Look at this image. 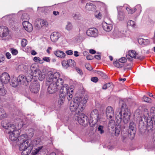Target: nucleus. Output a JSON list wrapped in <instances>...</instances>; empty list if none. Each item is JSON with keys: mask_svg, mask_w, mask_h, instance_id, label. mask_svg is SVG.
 I'll return each instance as SVG.
<instances>
[{"mask_svg": "<svg viewBox=\"0 0 155 155\" xmlns=\"http://www.w3.org/2000/svg\"><path fill=\"white\" fill-rule=\"evenodd\" d=\"M126 9L128 13L130 14H132L136 11V8H134L133 9H132L128 7H127Z\"/></svg>", "mask_w": 155, "mask_h": 155, "instance_id": "49530a36", "label": "nucleus"}, {"mask_svg": "<svg viewBox=\"0 0 155 155\" xmlns=\"http://www.w3.org/2000/svg\"><path fill=\"white\" fill-rule=\"evenodd\" d=\"M5 59V57L2 54H0V63L4 61Z\"/></svg>", "mask_w": 155, "mask_h": 155, "instance_id": "052dcab7", "label": "nucleus"}, {"mask_svg": "<svg viewBox=\"0 0 155 155\" xmlns=\"http://www.w3.org/2000/svg\"><path fill=\"white\" fill-rule=\"evenodd\" d=\"M9 138L12 141H15L18 139L20 143L21 142V140L19 139V138L21 136L24 135L23 134L18 137L19 134L18 130L15 131L14 132L9 133Z\"/></svg>", "mask_w": 155, "mask_h": 155, "instance_id": "dca6fc26", "label": "nucleus"}, {"mask_svg": "<svg viewBox=\"0 0 155 155\" xmlns=\"http://www.w3.org/2000/svg\"><path fill=\"white\" fill-rule=\"evenodd\" d=\"M77 120L78 123L82 125L84 124H87L89 121L88 117L83 113L80 114L78 116Z\"/></svg>", "mask_w": 155, "mask_h": 155, "instance_id": "ddd939ff", "label": "nucleus"}, {"mask_svg": "<svg viewBox=\"0 0 155 155\" xmlns=\"http://www.w3.org/2000/svg\"><path fill=\"white\" fill-rule=\"evenodd\" d=\"M0 80V95L4 96L6 94L7 91L3 87V83L5 84L8 83L10 80V78L9 74L7 73L4 72L1 75Z\"/></svg>", "mask_w": 155, "mask_h": 155, "instance_id": "7ed1b4c3", "label": "nucleus"}, {"mask_svg": "<svg viewBox=\"0 0 155 155\" xmlns=\"http://www.w3.org/2000/svg\"><path fill=\"white\" fill-rule=\"evenodd\" d=\"M43 59L44 61L48 62H50L51 58L50 57H45L43 58Z\"/></svg>", "mask_w": 155, "mask_h": 155, "instance_id": "0e129e2a", "label": "nucleus"}, {"mask_svg": "<svg viewBox=\"0 0 155 155\" xmlns=\"http://www.w3.org/2000/svg\"><path fill=\"white\" fill-rule=\"evenodd\" d=\"M45 74L41 72L37 77L40 81H42L45 79Z\"/></svg>", "mask_w": 155, "mask_h": 155, "instance_id": "3c124183", "label": "nucleus"}, {"mask_svg": "<svg viewBox=\"0 0 155 155\" xmlns=\"http://www.w3.org/2000/svg\"><path fill=\"white\" fill-rule=\"evenodd\" d=\"M154 108H152L151 110V113H152V110H153V113H155V115L153 116V118L150 116L149 112L146 108L144 109L143 113L140 116L139 129L140 132L141 133L145 132L147 129L148 131L153 130V120L155 125V110H154Z\"/></svg>", "mask_w": 155, "mask_h": 155, "instance_id": "f257e3e1", "label": "nucleus"}, {"mask_svg": "<svg viewBox=\"0 0 155 155\" xmlns=\"http://www.w3.org/2000/svg\"><path fill=\"white\" fill-rule=\"evenodd\" d=\"M33 74H30L29 73H27V76L25 77L26 81L27 82H30L31 81H33L35 80L33 79Z\"/></svg>", "mask_w": 155, "mask_h": 155, "instance_id": "c9c22d12", "label": "nucleus"}, {"mask_svg": "<svg viewBox=\"0 0 155 155\" xmlns=\"http://www.w3.org/2000/svg\"><path fill=\"white\" fill-rule=\"evenodd\" d=\"M73 90L71 88H69L67 84H65L60 89V93L63 95L64 93H66L67 99L69 101L73 97Z\"/></svg>", "mask_w": 155, "mask_h": 155, "instance_id": "423d86ee", "label": "nucleus"}, {"mask_svg": "<svg viewBox=\"0 0 155 155\" xmlns=\"http://www.w3.org/2000/svg\"><path fill=\"white\" fill-rule=\"evenodd\" d=\"M91 80L92 81L96 83L98 81V78L97 77H93L91 78Z\"/></svg>", "mask_w": 155, "mask_h": 155, "instance_id": "69168bd1", "label": "nucleus"}, {"mask_svg": "<svg viewBox=\"0 0 155 155\" xmlns=\"http://www.w3.org/2000/svg\"><path fill=\"white\" fill-rule=\"evenodd\" d=\"M100 117L99 116L98 110L96 109L92 110L90 114V124L92 125H95L100 120Z\"/></svg>", "mask_w": 155, "mask_h": 155, "instance_id": "0eeeda50", "label": "nucleus"}, {"mask_svg": "<svg viewBox=\"0 0 155 155\" xmlns=\"http://www.w3.org/2000/svg\"><path fill=\"white\" fill-rule=\"evenodd\" d=\"M15 15L14 14H11L5 16L2 18L3 21H8L9 25L11 27L13 28L16 24V21L15 19Z\"/></svg>", "mask_w": 155, "mask_h": 155, "instance_id": "1a4fd4ad", "label": "nucleus"}, {"mask_svg": "<svg viewBox=\"0 0 155 155\" xmlns=\"http://www.w3.org/2000/svg\"><path fill=\"white\" fill-rule=\"evenodd\" d=\"M123 115V121L121 120V124H122L124 125L126 127L127 126L126 124L128 123L130 119V114H125Z\"/></svg>", "mask_w": 155, "mask_h": 155, "instance_id": "a878e982", "label": "nucleus"}, {"mask_svg": "<svg viewBox=\"0 0 155 155\" xmlns=\"http://www.w3.org/2000/svg\"><path fill=\"white\" fill-rule=\"evenodd\" d=\"M29 87L30 90L31 92L37 93L39 91L40 85L37 80H34L31 83Z\"/></svg>", "mask_w": 155, "mask_h": 155, "instance_id": "9b49d317", "label": "nucleus"}, {"mask_svg": "<svg viewBox=\"0 0 155 155\" xmlns=\"http://www.w3.org/2000/svg\"><path fill=\"white\" fill-rule=\"evenodd\" d=\"M21 43L22 47H24L27 45V41L25 39H23L21 41Z\"/></svg>", "mask_w": 155, "mask_h": 155, "instance_id": "5fc2aeb1", "label": "nucleus"}, {"mask_svg": "<svg viewBox=\"0 0 155 155\" xmlns=\"http://www.w3.org/2000/svg\"><path fill=\"white\" fill-rule=\"evenodd\" d=\"M54 54L57 57L61 58H64L65 56V54L63 51L59 50L54 51Z\"/></svg>", "mask_w": 155, "mask_h": 155, "instance_id": "c756f323", "label": "nucleus"}, {"mask_svg": "<svg viewBox=\"0 0 155 155\" xmlns=\"http://www.w3.org/2000/svg\"><path fill=\"white\" fill-rule=\"evenodd\" d=\"M5 56L6 58L8 59H10L11 58V54L9 52H6L5 54Z\"/></svg>", "mask_w": 155, "mask_h": 155, "instance_id": "774afa93", "label": "nucleus"}, {"mask_svg": "<svg viewBox=\"0 0 155 155\" xmlns=\"http://www.w3.org/2000/svg\"><path fill=\"white\" fill-rule=\"evenodd\" d=\"M11 52L13 55H15L18 53V51L16 49H12Z\"/></svg>", "mask_w": 155, "mask_h": 155, "instance_id": "e2e57ef3", "label": "nucleus"}, {"mask_svg": "<svg viewBox=\"0 0 155 155\" xmlns=\"http://www.w3.org/2000/svg\"><path fill=\"white\" fill-rule=\"evenodd\" d=\"M68 61L63 60L62 61L61 64L64 68L67 69L68 67Z\"/></svg>", "mask_w": 155, "mask_h": 155, "instance_id": "de8ad7c7", "label": "nucleus"}, {"mask_svg": "<svg viewBox=\"0 0 155 155\" xmlns=\"http://www.w3.org/2000/svg\"><path fill=\"white\" fill-rule=\"evenodd\" d=\"M20 84L18 79L16 78H13L12 80V82L10 83V84L12 87H16Z\"/></svg>", "mask_w": 155, "mask_h": 155, "instance_id": "7c9ffc66", "label": "nucleus"}, {"mask_svg": "<svg viewBox=\"0 0 155 155\" xmlns=\"http://www.w3.org/2000/svg\"><path fill=\"white\" fill-rule=\"evenodd\" d=\"M106 115L107 119H114V111L111 106L107 107L106 110Z\"/></svg>", "mask_w": 155, "mask_h": 155, "instance_id": "4468645a", "label": "nucleus"}, {"mask_svg": "<svg viewBox=\"0 0 155 155\" xmlns=\"http://www.w3.org/2000/svg\"><path fill=\"white\" fill-rule=\"evenodd\" d=\"M17 79L20 84L23 83H25L26 81L24 75L23 74L19 75Z\"/></svg>", "mask_w": 155, "mask_h": 155, "instance_id": "72a5a7b5", "label": "nucleus"}, {"mask_svg": "<svg viewBox=\"0 0 155 155\" xmlns=\"http://www.w3.org/2000/svg\"><path fill=\"white\" fill-rule=\"evenodd\" d=\"M35 25L37 29H40L43 26L47 27L48 25V23L46 21L40 19L36 21Z\"/></svg>", "mask_w": 155, "mask_h": 155, "instance_id": "2eb2a0df", "label": "nucleus"}, {"mask_svg": "<svg viewBox=\"0 0 155 155\" xmlns=\"http://www.w3.org/2000/svg\"><path fill=\"white\" fill-rule=\"evenodd\" d=\"M114 35L115 38H121L125 36V35L118 30H115L114 33Z\"/></svg>", "mask_w": 155, "mask_h": 155, "instance_id": "c85d7f7f", "label": "nucleus"}, {"mask_svg": "<svg viewBox=\"0 0 155 155\" xmlns=\"http://www.w3.org/2000/svg\"><path fill=\"white\" fill-rule=\"evenodd\" d=\"M94 6L93 4L91 3H87L86 4L85 8L87 10L90 11L92 10Z\"/></svg>", "mask_w": 155, "mask_h": 155, "instance_id": "a18cd8bd", "label": "nucleus"}, {"mask_svg": "<svg viewBox=\"0 0 155 155\" xmlns=\"http://www.w3.org/2000/svg\"><path fill=\"white\" fill-rule=\"evenodd\" d=\"M27 136L26 134L21 136L19 138L20 140L19 149L22 151L21 155H28L32 149V145L31 143V140H27Z\"/></svg>", "mask_w": 155, "mask_h": 155, "instance_id": "f03ea898", "label": "nucleus"}, {"mask_svg": "<svg viewBox=\"0 0 155 155\" xmlns=\"http://www.w3.org/2000/svg\"><path fill=\"white\" fill-rule=\"evenodd\" d=\"M31 143L32 145V147L33 146L38 145L41 142V139L39 138H37L34 140L33 141L31 140Z\"/></svg>", "mask_w": 155, "mask_h": 155, "instance_id": "f704fd0d", "label": "nucleus"}, {"mask_svg": "<svg viewBox=\"0 0 155 155\" xmlns=\"http://www.w3.org/2000/svg\"><path fill=\"white\" fill-rule=\"evenodd\" d=\"M72 28V24L69 22H68L67 24L66 25L65 28L68 31H70L71 30Z\"/></svg>", "mask_w": 155, "mask_h": 155, "instance_id": "603ef678", "label": "nucleus"}, {"mask_svg": "<svg viewBox=\"0 0 155 155\" xmlns=\"http://www.w3.org/2000/svg\"><path fill=\"white\" fill-rule=\"evenodd\" d=\"M60 77V74L58 72H56L53 74L52 72H49L48 74L46 82L58 83L63 84V80L61 78H59Z\"/></svg>", "mask_w": 155, "mask_h": 155, "instance_id": "20e7f679", "label": "nucleus"}, {"mask_svg": "<svg viewBox=\"0 0 155 155\" xmlns=\"http://www.w3.org/2000/svg\"><path fill=\"white\" fill-rule=\"evenodd\" d=\"M117 123L118 124V125L115 128V134L116 136H118L120 134L121 129H125L126 127L125 126L123 125L122 124H121V123L120 124Z\"/></svg>", "mask_w": 155, "mask_h": 155, "instance_id": "bb28decb", "label": "nucleus"}, {"mask_svg": "<svg viewBox=\"0 0 155 155\" xmlns=\"http://www.w3.org/2000/svg\"><path fill=\"white\" fill-rule=\"evenodd\" d=\"M43 147L40 146L35 148V150L32 153V155H35L40 151Z\"/></svg>", "mask_w": 155, "mask_h": 155, "instance_id": "37998d69", "label": "nucleus"}, {"mask_svg": "<svg viewBox=\"0 0 155 155\" xmlns=\"http://www.w3.org/2000/svg\"><path fill=\"white\" fill-rule=\"evenodd\" d=\"M127 25L128 26H130L133 28H135L137 27L135 22L131 20L128 21L127 23Z\"/></svg>", "mask_w": 155, "mask_h": 155, "instance_id": "e433bc0d", "label": "nucleus"}, {"mask_svg": "<svg viewBox=\"0 0 155 155\" xmlns=\"http://www.w3.org/2000/svg\"><path fill=\"white\" fill-rule=\"evenodd\" d=\"M122 8V6H118L117 7V10L118 12L117 18L119 21H123L124 19V13L120 10V9Z\"/></svg>", "mask_w": 155, "mask_h": 155, "instance_id": "b1692460", "label": "nucleus"}, {"mask_svg": "<svg viewBox=\"0 0 155 155\" xmlns=\"http://www.w3.org/2000/svg\"><path fill=\"white\" fill-rule=\"evenodd\" d=\"M69 67L72 68H75L76 63L74 60L72 59L68 60Z\"/></svg>", "mask_w": 155, "mask_h": 155, "instance_id": "4c0bfd02", "label": "nucleus"}, {"mask_svg": "<svg viewBox=\"0 0 155 155\" xmlns=\"http://www.w3.org/2000/svg\"><path fill=\"white\" fill-rule=\"evenodd\" d=\"M8 29L6 26H0V36L1 37H5L8 35Z\"/></svg>", "mask_w": 155, "mask_h": 155, "instance_id": "6ab92c4d", "label": "nucleus"}, {"mask_svg": "<svg viewBox=\"0 0 155 155\" xmlns=\"http://www.w3.org/2000/svg\"><path fill=\"white\" fill-rule=\"evenodd\" d=\"M29 18L30 17L29 15L26 13H24L21 16V19L23 21V22L28 21Z\"/></svg>", "mask_w": 155, "mask_h": 155, "instance_id": "2f4dec72", "label": "nucleus"}, {"mask_svg": "<svg viewBox=\"0 0 155 155\" xmlns=\"http://www.w3.org/2000/svg\"><path fill=\"white\" fill-rule=\"evenodd\" d=\"M3 127L8 130V133L14 132L16 130H18L15 127V126L13 124H8L7 126H3Z\"/></svg>", "mask_w": 155, "mask_h": 155, "instance_id": "393cba45", "label": "nucleus"}, {"mask_svg": "<svg viewBox=\"0 0 155 155\" xmlns=\"http://www.w3.org/2000/svg\"><path fill=\"white\" fill-rule=\"evenodd\" d=\"M60 37V34L57 32H54L51 33L50 35V39L53 42H56Z\"/></svg>", "mask_w": 155, "mask_h": 155, "instance_id": "aec40b11", "label": "nucleus"}, {"mask_svg": "<svg viewBox=\"0 0 155 155\" xmlns=\"http://www.w3.org/2000/svg\"><path fill=\"white\" fill-rule=\"evenodd\" d=\"M95 17L98 19H100L101 17V15L100 12L98 11L96 12L95 14Z\"/></svg>", "mask_w": 155, "mask_h": 155, "instance_id": "6e6d98bb", "label": "nucleus"}, {"mask_svg": "<svg viewBox=\"0 0 155 155\" xmlns=\"http://www.w3.org/2000/svg\"><path fill=\"white\" fill-rule=\"evenodd\" d=\"M113 119H112L110 120L108 124V127L112 129L114 128L115 126V123Z\"/></svg>", "mask_w": 155, "mask_h": 155, "instance_id": "58836bf2", "label": "nucleus"}, {"mask_svg": "<svg viewBox=\"0 0 155 155\" xmlns=\"http://www.w3.org/2000/svg\"><path fill=\"white\" fill-rule=\"evenodd\" d=\"M86 34L88 36L96 37L98 36V31L96 28H91L87 31Z\"/></svg>", "mask_w": 155, "mask_h": 155, "instance_id": "f3484780", "label": "nucleus"}, {"mask_svg": "<svg viewBox=\"0 0 155 155\" xmlns=\"http://www.w3.org/2000/svg\"><path fill=\"white\" fill-rule=\"evenodd\" d=\"M134 8H136V10H138L139 11V13H140L141 12V7L140 5H137Z\"/></svg>", "mask_w": 155, "mask_h": 155, "instance_id": "13d9d810", "label": "nucleus"}, {"mask_svg": "<svg viewBox=\"0 0 155 155\" xmlns=\"http://www.w3.org/2000/svg\"><path fill=\"white\" fill-rule=\"evenodd\" d=\"M79 108L80 109L81 108L79 107L78 103V100H77L76 101H72L70 104V109L71 112H74L77 110Z\"/></svg>", "mask_w": 155, "mask_h": 155, "instance_id": "a211bd4d", "label": "nucleus"}, {"mask_svg": "<svg viewBox=\"0 0 155 155\" xmlns=\"http://www.w3.org/2000/svg\"><path fill=\"white\" fill-rule=\"evenodd\" d=\"M34 132L35 131L33 129H30L28 131L27 134L28 135H27V134H25L27 135V137H28V136L29 137H33L34 134ZM26 139L27 140V139Z\"/></svg>", "mask_w": 155, "mask_h": 155, "instance_id": "a19ab883", "label": "nucleus"}, {"mask_svg": "<svg viewBox=\"0 0 155 155\" xmlns=\"http://www.w3.org/2000/svg\"><path fill=\"white\" fill-rule=\"evenodd\" d=\"M136 132V124L134 122H131L129 124L128 129L127 132L128 137L130 139H133L135 136Z\"/></svg>", "mask_w": 155, "mask_h": 155, "instance_id": "6e6552de", "label": "nucleus"}, {"mask_svg": "<svg viewBox=\"0 0 155 155\" xmlns=\"http://www.w3.org/2000/svg\"><path fill=\"white\" fill-rule=\"evenodd\" d=\"M128 55L131 57L135 59L142 60L144 58V57L142 56L139 53H137L134 50H130L128 52Z\"/></svg>", "mask_w": 155, "mask_h": 155, "instance_id": "f8f14e48", "label": "nucleus"}, {"mask_svg": "<svg viewBox=\"0 0 155 155\" xmlns=\"http://www.w3.org/2000/svg\"><path fill=\"white\" fill-rule=\"evenodd\" d=\"M103 28V29L106 31H110L112 29L113 25L111 23H107L104 21L102 23Z\"/></svg>", "mask_w": 155, "mask_h": 155, "instance_id": "412c9836", "label": "nucleus"}, {"mask_svg": "<svg viewBox=\"0 0 155 155\" xmlns=\"http://www.w3.org/2000/svg\"><path fill=\"white\" fill-rule=\"evenodd\" d=\"M97 74L103 79H106L107 78V75L105 74L101 71H98Z\"/></svg>", "mask_w": 155, "mask_h": 155, "instance_id": "09e8293b", "label": "nucleus"}, {"mask_svg": "<svg viewBox=\"0 0 155 155\" xmlns=\"http://www.w3.org/2000/svg\"><path fill=\"white\" fill-rule=\"evenodd\" d=\"M113 85L111 83H108L104 84L102 87V89L104 90L107 89L109 87L112 89L113 87Z\"/></svg>", "mask_w": 155, "mask_h": 155, "instance_id": "ea45409f", "label": "nucleus"}, {"mask_svg": "<svg viewBox=\"0 0 155 155\" xmlns=\"http://www.w3.org/2000/svg\"><path fill=\"white\" fill-rule=\"evenodd\" d=\"M88 96L87 95H85L84 98L81 99V100L78 101V103L79 102V107L81 108L82 110L83 109L84 107L83 106L85 104L88 100Z\"/></svg>", "mask_w": 155, "mask_h": 155, "instance_id": "5701e85b", "label": "nucleus"}, {"mask_svg": "<svg viewBox=\"0 0 155 155\" xmlns=\"http://www.w3.org/2000/svg\"><path fill=\"white\" fill-rule=\"evenodd\" d=\"M122 114L123 115L130 114V110L127 108V105L123 103L122 104L121 110L119 112H116V120L117 123L120 124L121 123Z\"/></svg>", "mask_w": 155, "mask_h": 155, "instance_id": "39448f33", "label": "nucleus"}, {"mask_svg": "<svg viewBox=\"0 0 155 155\" xmlns=\"http://www.w3.org/2000/svg\"><path fill=\"white\" fill-rule=\"evenodd\" d=\"M22 25L25 29L28 32H31L33 29L32 25L28 21L23 22Z\"/></svg>", "mask_w": 155, "mask_h": 155, "instance_id": "4be33fe9", "label": "nucleus"}, {"mask_svg": "<svg viewBox=\"0 0 155 155\" xmlns=\"http://www.w3.org/2000/svg\"><path fill=\"white\" fill-rule=\"evenodd\" d=\"M41 73L40 70L38 68H36L34 71V74H35V77H38L39 74Z\"/></svg>", "mask_w": 155, "mask_h": 155, "instance_id": "8fccbe9b", "label": "nucleus"}, {"mask_svg": "<svg viewBox=\"0 0 155 155\" xmlns=\"http://www.w3.org/2000/svg\"><path fill=\"white\" fill-rule=\"evenodd\" d=\"M60 98L58 101V103L59 105H62L64 101L65 96L64 95L62 94H60L59 95Z\"/></svg>", "mask_w": 155, "mask_h": 155, "instance_id": "473e14b6", "label": "nucleus"}, {"mask_svg": "<svg viewBox=\"0 0 155 155\" xmlns=\"http://www.w3.org/2000/svg\"><path fill=\"white\" fill-rule=\"evenodd\" d=\"M86 68L89 71L92 70V68L89 64H86L85 65Z\"/></svg>", "mask_w": 155, "mask_h": 155, "instance_id": "338daca9", "label": "nucleus"}, {"mask_svg": "<svg viewBox=\"0 0 155 155\" xmlns=\"http://www.w3.org/2000/svg\"><path fill=\"white\" fill-rule=\"evenodd\" d=\"M6 116V113L3 108L0 109V119H2Z\"/></svg>", "mask_w": 155, "mask_h": 155, "instance_id": "79ce46f5", "label": "nucleus"}, {"mask_svg": "<svg viewBox=\"0 0 155 155\" xmlns=\"http://www.w3.org/2000/svg\"><path fill=\"white\" fill-rule=\"evenodd\" d=\"M118 61L122 64H123L127 61V59L126 58L123 57L120 58L118 60Z\"/></svg>", "mask_w": 155, "mask_h": 155, "instance_id": "4d7b16f0", "label": "nucleus"}, {"mask_svg": "<svg viewBox=\"0 0 155 155\" xmlns=\"http://www.w3.org/2000/svg\"><path fill=\"white\" fill-rule=\"evenodd\" d=\"M144 101L146 102H150V101L151 99L149 97L144 96L143 97Z\"/></svg>", "mask_w": 155, "mask_h": 155, "instance_id": "bf43d9fd", "label": "nucleus"}, {"mask_svg": "<svg viewBox=\"0 0 155 155\" xmlns=\"http://www.w3.org/2000/svg\"><path fill=\"white\" fill-rule=\"evenodd\" d=\"M141 113V111L140 110L137 109L135 111L134 113V115L137 116V115H139Z\"/></svg>", "mask_w": 155, "mask_h": 155, "instance_id": "680f3d73", "label": "nucleus"}, {"mask_svg": "<svg viewBox=\"0 0 155 155\" xmlns=\"http://www.w3.org/2000/svg\"><path fill=\"white\" fill-rule=\"evenodd\" d=\"M104 126L101 125H99L97 128L98 130L99 131L100 134H102L104 132V131L103 130Z\"/></svg>", "mask_w": 155, "mask_h": 155, "instance_id": "864d4df0", "label": "nucleus"}, {"mask_svg": "<svg viewBox=\"0 0 155 155\" xmlns=\"http://www.w3.org/2000/svg\"><path fill=\"white\" fill-rule=\"evenodd\" d=\"M46 84L49 85L48 88V91L50 94L55 93L58 90V87L63 84L58 83L47 82H46Z\"/></svg>", "mask_w": 155, "mask_h": 155, "instance_id": "9d476101", "label": "nucleus"}, {"mask_svg": "<svg viewBox=\"0 0 155 155\" xmlns=\"http://www.w3.org/2000/svg\"><path fill=\"white\" fill-rule=\"evenodd\" d=\"M138 43L140 45H147L150 43V41L148 39H144L142 38H140L138 39Z\"/></svg>", "mask_w": 155, "mask_h": 155, "instance_id": "cd10ccee", "label": "nucleus"}, {"mask_svg": "<svg viewBox=\"0 0 155 155\" xmlns=\"http://www.w3.org/2000/svg\"><path fill=\"white\" fill-rule=\"evenodd\" d=\"M113 64L115 67L118 68H121L124 66L123 64H120L119 63V61H117L114 62Z\"/></svg>", "mask_w": 155, "mask_h": 155, "instance_id": "c03bdc74", "label": "nucleus"}]
</instances>
